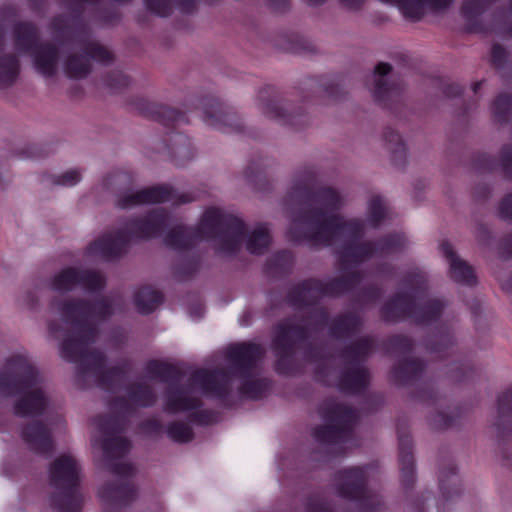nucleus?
I'll use <instances>...</instances> for the list:
<instances>
[{"label": "nucleus", "mask_w": 512, "mask_h": 512, "mask_svg": "<svg viewBox=\"0 0 512 512\" xmlns=\"http://www.w3.org/2000/svg\"><path fill=\"white\" fill-rule=\"evenodd\" d=\"M18 16L15 6L4 4L0 6V53L5 46V30L8 23L14 21Z\"/></svg>", "instance_id": "nucleus-42"}, {"label": "nucleus", "mask_w": 512, "mask_h": 512, "mask_svg": "<svg viewBox=\"0 0 512 512\" xmlns=\"http://www.w3.org/2000/svg\"><path fill=\"white\" fill-rule=\"evenodd\" d=\"M157 394L146 382H135L127 388L126 397L116 398L110 403L114 415L100 416L96 420L103 450L104 466L118 476H131L135 469L130 463L114 462L124 457L131 448L130 442L119 434L127 425V418L138 408L153 406Z\"/></svg>", "instance_id": "nucleus-5"}, {"label": "nucleus", "mask_w": 512, "mask_h": 512, "mask_svg": "<svg viewBox=\"0 0 512 512\" xmlns=\"http://www.w3.org/2000/svg\"><path fill=\"white\" fill-rule=\"evenodd\" d=\"M499 163L503 173L512 179V144H505L499 152Z\"/></svg>", "instance_id": "nucleus-49"}, {"label": "nucleus", "mask_w": 512, "mask_h": 512, "mask_svg": "<svg viewBox=\"0 0 512 512\" xmlns=\"http://www.w3.org/2000/svg\"><path fill=\"white\" fill-rule=\"evenodd\" d=\"M168 142L170 154L178 165H184L194 157V152L187 136L181 133H173L169 136Z\"/></svg>", "instance_id": "nucleus-31"}, {"label": "nucleus", "mask_w": 512, "mask_h": 512, "mask_svg": "<svg viewBox=\"0 0 512 512\" xmlns=\"http://www.w3.org/2000/svg\"><path fill=\"white\" fill-rule=\"evenodd\" d=\"M341 272V276L328 281L310 278L292 285L287 293V302L294 308L314 306L325 296H339L349 292L364 279L362 270Z\"/></svg>", "instance_id": "nucleus-15"}, {"label": "nucleus", "mask_w": 512, "mask_h": 512, "mask_svg": "<svg viewBox=\"0 0 512 512\" xmlns=\"http://www.w3.org/2000/svg\"><path fill=\"white\" fill-rule=\"evenodd\" d=\"M493 121L499 125L507 124L512 116V95L499 94L491 105Z\"/></svg>", "instance_id": "nucleus-38"}, {"label": "nucleus", "mask_w": 512, "mask_h": 512, "mask_svg": "<svg viewBox=\"0 0 512 512\" xmlns=\"http://www.w3.org/2000/svg\"><path fill=\"white\" fill-rule=\"evenodd\" d=\"M382 288L377 284L365 286L358 294L357 301L361 304L375 303L382 295Z\"/></svg>", "instance_id": "nucleus-48"}, {"label": "nucleus", "mask_w": 512, "mask_h": 512, "mask_svg": "<svg viewBox=\"0 0 512 512\" xmlns=\"http://www.w3.org/2000/svg\"><path fill=\"white\" fill-rule=\"evenodd\" d=\"M365 1L366 0H338L340 6L350 12L360 11Z\"/></svg>", "instance_id": "nucleus-58"}, {"label": "nucleus", "mask_w": 512, "mask_h": 512, "mask_svg": "<svg viewBox=\"0 0 512 512\" xmlns=\"http://www.w3.org/2000/svg\"><path fill=\"white\" fill-rule=\"evenodd\" d=\"M412 341L403 335H394L390 337L386 344V349L393 355H404L412 350Z\"/></svg>", "instance_id": "nucleus-43"}, {"label": "nucleus", "mask_w": 512, "mask_h": 512, "mask_svg": "<svg viewBox=\"0 0 512 512\" xmlns=\"http://www.w3.org/2000/svg\"><path fill=\"white\" fill-rule=\"evenodd\" d=\"M43 377L25 352L9 355L0 372V394L12 397L21 395L15 402L18 416L42 415L49 405V397L42 386Z\"/></svg>", "instance_id": "nucleus-7"}, {"label": "nucleus", "mask_w": 512, "mask_h": 512, "mask_svg": "<svg viewBox=\"0 0 512 512\" xmlns=\"http://www.w3.org/2000/svg\"><path fill=\"white\" fill-rule=\"evenodd\" d=\"M244 236L246 249L251 254H264L271 243L265 225L259 224L248 231L239 218L221 209L210 208L204 213L197 231L183 226L176 227L167 234L165 243L181 251L193 246L197 238L210 239L220 256L231 257L240 250Z\"/></svg>", "instance_id": "nucleus-3"}, {"label": "nucleus", "mask_w": 512, "mask_h": 512, "mask_svg": "<svg viewBox=\"0 0 512 512\" xmlns=\"http://www.w3.org/2000/svg\"><path fill=\"white\" fill-rule=\"evenodd\" d=\"M498 215L501 219L512 222V193L507 194L500 201Z\"/></svg>", "instance_id": "nucleus-54"}, {"label": "nucleus", "mask_w": 512, "mask_h": 512, "mask_svg": "<svg viewBox=\"0 0 512 512\" xmlns=\"http://www.w3.org/2000/svg\"><path fill=\"white\" fill-rule=\"evenodd\" d=\"M293 256L290 251L283 250L276 253L273 258L269 261V266L271 269L276 271L284 272L286 271L292 264Z\"/></svg>", "instance_id": "nucleus-47"}, {"label": "nucleus", "mask_w": 512, "mask_h": 512, "mask_svg": "<svg viewBox=\"0 0 512 512\" xmlns=\"http://www.w3.org/2000/svg\"><path fill=\"white\" fill-rule=\"evenodd\" d=\"M383 138L394 164L397 166L405 165L407 161V148L400 134L392 128H387L384 131Z\"/></svg>", "instance_id": "nucleus-32"}, {"label": "nucleus", "mask_w": 512, "mask_h": 512, "mask_svg": "<svg viewBox=\"0 0 512 512\" xmlns=\"http://www.w3.org/2000/svg\"><path fill=\"white\" fill-rule=\"evenodd\" d=\"M213 420V414L207 410L197 411L192 414V421L199 424H210Z\"/></svg>", "instance_id": "nucleus-59"}, {"label": "nucleus", "mask_w": 512, "mask_h": 512, "mask_svg": "<svg viewBox=\"0 0 512 512\" xmlns=\"http://www.w3.org/2000/svg\"><path fill=\"white\" fill-rule=\"evenodd\" d=\"M137 107L141 113L160 121L164 125L178 123L185 118L182 113L173 108L151 103L144 99L138 101Z\"/></svg>", "instance_id": "nucleus-28"}, {"label": "nucleus", "mask_w": 512, "mask_h": 512, "mask_svg": "<svg viewBox=\"0 0 512 512\" xmlns=\"http://www.w3.org/2000/svg\"><path fill=\"white\" fill-rule=\"evenodd\" d=\"M106 84L114 89H120L126 87L130 83V78L119 71H113L105 78Z\"/></svg>", "instance_id": "nucleus-51"}, {"label": "nucleus", "mask_w": 512, "mask_h": 512, "mask_svg": "<svg viewBox=\"0 0 512 512\" xmlns=\"http://www.w3.org/2000/svg\"><path fill=\"white\" fill-rule=\"evenodd\" d=\"M20 71L18 58L14 54L0 57V89H6L16 82Z\"/></svg>", "instance_id": "nucleus-36"}, {"label": "nucleus", "mask_w": 512, "mask_h": 512, "mask_svg": "<svg viewBox=\"0 0 512 512\" xmlns=\"http://www.w3.org/2000/svg\"><path fill=\"white\" fill-rule=\"evenodd\" d=\"M429 288L426 271L420 267L408 269L399 282V292L387 301L381 309L385 321L396 322L406 317L418 324H429L438 320L447 302L441 298H428L417 303L420 294Z\"/></svg>", "instance_id": "nucleus-8"}, {"label": "nucleus", "mask_w": 512, "mask_h": 512, "mask_svg": "<svg viewBox=\"0 0 512 512\" xmlns=\"http://www.w3.org/2000/svg\"><path fill=\"white\" fill-rule=\"evenodd\" d=\"M332 362L333 360L329 357L323 359L316 366L317 377L325 384H330L329 377L331 376L332 371L334 372V370L331 368Z\"/></svg>", "instance_id": "nucleus-52"}, {"label": "nucleus", "mask_w": 512, "mask_h": 512, "mask_svg": "<svg viewBox=\"0 0 512 512\" xmlns=\"http://www.w3.org/2000/svg\"><path fill=\"white\" fill-rule=\"evenodd\" d=\"M440 489L446 498L460 493L459 479L456 477L454 467H448L440 473L439 477Z\"/></svg>", "instance_id": "nucleus-40"}, {"label": "nucleus", "mask_w": 512, "mask_h": 512, "mask_svg": "<svg viewBox=\"0 0 512 512\" xmlns=\"http://www.w3.org/2000/svg\"><path fill=\"white\" fill-rule=\"evenodd\" d=\"M264 354V347L252 342H242L227 347L225 359L228 363V371L220 368L211 371H220L229 377L230 391L226 396L217 398L225 399L230 395L232 377L242 380L239 387L241 396L252 400L261 398L270 385L268 379L258 377V363Z\"/></svg>", "instance_id": "nucleus-11"}, {"label": "nucleus", "mask_w": 512, "mask_h": 512, "mask_svg": "<svg viewBox=\"0 0 512 512\" xmlns=\"http://www.w3.org/2000/svg\"><path fill=\"white\" fill-rule=\"evenodd\" d=\"M426 348L438 358L448 357L455 352L456 339L448 330L439 331L428 339Z\"/></svg>", "instance_id": "nucleus-30"}, {"label": "nucleus", "mask_w": 512, "mask_h": 512, "mask_svg": "<svg viewBox=\"0 0 512 512\" xmlns=\"http://www.w3.org/2000/svg\"><path fill=\"white\" fill-rule=\"evenodd\" d=\"M459 417L457 409L442 407L435 408L430 412L428 422L431 428L435 430H443L456 425Z\"/></svg>", "instance_id": "nucleus-37"}, {"label": "nucleus", "mask_w": 512, "mask_h": 512, "mask_svg": "<svg viewBox=\"0 0 512 512\" xmlns=\"http://www.w3.org/2000/svg\"><path fill=\"white\" fill-rule=\"evenodd\" d=\"M162 295L151 287H142L134 294V304L141 314H150L161 303Z\"/></svg>", "instance_id": "nucleus-34"}, {"label": "nucleus", "mask_w": 512, "mask_h": 512, "mask_svg": "<svg viewBox=\"0 0 512 512\" xmlns=\"http://www.w3.org/2000/svg\"><path fill=\"white\" fill-rule=\"evenodd\" d=\"M14 48L20 53H32L40 44L37 27L27 21H20L14 24L13 30Z\"/></svg>", "instance_id": "nucleus-25"}, {"label": "nucleus", "mask_w": 512, "mask_h": 512, "mask_svg": "<svg viewBox=\"0 0 512 512\" xmlns=\"http://www.w3.org/2000/svg\"><path fill=\"white\" fill-rule=\"evenodd\" d=\"M399 462L402 482L406 487L414 483V457L412 453V441L408 433L398 427Z\"/></svg>", "instance_id": "nucleus-26"}, {"label": "nucleus", "mask_w": 512, "mask_h": 512, "mask_svg": "<svg viewBox=\"0 0 512 512\" xmlns=\"http://www.w3.org/2000/svg\"><path fill=\"white\" fill-rule=\"evenodd\" d=\"M49 287L60 293L71 292L77 288L95 292L105 287V279L95 270L69 266L51 277Z\"/></svg>", "instance_id": "nucleus-19"}, {"label": "nucleus", "mask_w": 512, "mask_h": 512, "mask_svg": "<svg viewBox=\"0 0 512 512\" xmlns=\"http://www.w3.org/2000/svg\"><path fill=\"white\" fill-rule=\"evenodd\" d=\"M258 107L268 118L300 131L311 125V117L302 107H295L271 86H265L257 94Z\"/></svg>", "instance_id": "nucleus-18"}, {"label": "nucleus", "mask_w": 512, "mask_h": 512, "mask_svg": "<svg viewBox=\"0 0 512 512\" xmlns=\"http://www.w3.org/2000/svg\"><path fill=\"white\" fill-rule=\"evenodd\" d=\"M501 248L508 255H512V233L502 239Z\"/></svg>", "instance_id": "nucleus-61"}, {"label": "nucleus", "mask_w": 512, "mask_h": 512, "mask_svg": "<svg viewBox=\"0 0 512 512\" xmlns=\"http://www.w3.org/2000/svg\"><path fill=\"white\" fill-rule=\"evenodd\" d=\"M440 250L449 265V277L456 283L473 286L477 279L473 267L462 259L448 241L440 244Z\"/></svg>", "instance_id": "nucleus-22"}, {"label": "nucleus", "mask_w": 512, "mask_h": 512, "mask_svg": "<svg viewBox=\"0 0 512 512\" xmlns=\"http://www.w3.org/2000/svg\"><path fill=\"white\" fill-rule=\"evenodd\" d=\"M395 270V266L389 262H382L375 266V273L383 278L393 277Z\"/></svg>", "instance_id": "nucleus-57"}, {"label": "nucleus", "mask_w": 512, "mask_h": 512, "mask_svg": "<svg viewBox=\"0 0 512 512\" xmlns=\"http://www.w3.org/2000/svg\"><path fill=\"white\" fill-rule=\"evenodd\" d=\"M144 372L151 380L167 383L163 409L172 414L200 408L203 395L224 397L230 391L229 377L220 371L199 368L191 373L186 383H182V371L177 366L165 361L150 360Z\"/></svg>", "instance_id": "nucleus-4"}, {"label": "nucleus", "mask_w": 512, "mask_h": 512, "mask_svg": "<svg viewBox=\"0 0 512 512\" xmlns=\"http://www.w3.org/2000/svg\"><path fill=\"white\" fill-rule=\"evenodd\" d=\"M167 435L175 442L186 443L193 439L191 427L184 422L174 421L167 426Z\"/></svg>", "instance_id": "nucleus-41"}, {"label": "nucleus", "mask_w": 512, "mask_h": 512, "mask_svg": "<svg viewBox=\"0 0 512 512\" xmlns=\"http://www.w3.org/2000/svg\"><path fill=\"white\" fill-rule=\"evenodd\" d=\"M477 238L481 243L487 244L490 238L489 231L484 226H480L478 228Z\"/></svg>", "instance_id": "nucleus-63"}, {"label": "nucleus", "mask_w": 512, "mask_h": 512, "mask_svg": "<svg viewBox=\"0 0 512 512\" xmlns=\"http://www.w3.org/2000/svg\"><path fill=\"white\" fill-rule=\"evenodd\" d=\"M361 318L353 312L336 316L329 325V334L336 339L349 338L360 329Z\"/></svg>", "instance_id": "nucleus-27"}, {"label": "nucleus", "mask_w": 512, "mask_h": 512, "mask_svg": "<svg viewBox=\"0 0 512 512\" xmlns=\"http://www.w3.org/2000/svg\"><path fill=\"white\" fill-rule=\"evenodd\" d=\"M84 14L58 15L51 23L55 39L66 49L64 73L72 79L86 78L91 72V60L104 65L113 62V54L93 38Z\"/></svg>", "instance_id": "nucleus-6"}, {"label": "nucleus", "mask_w": 512, "mask_h": 512, "mask_svg": "<svg viewBox=\"0 0 512 512\" xmlns=\"http://www.w3.org/2000/svg\"><path fill=\"white\" fill-rule=\"evenodd\" d=\"M424 370V364L418 359H405L393 368L392 376L399 383L417 379Z\"/></svg>", "instance_id": "nucleus-35"}, {"label": "nucleus", "mask_w": 512, "mask_h": 512, "mask_svg": "<svg viewBox=\"0 0 512 512\" xmlns=\"http://www.w3.org/2000/svg\"><path fill=\"white\" fill-rule=\"evenodd\" d=\"M387 216V206L380 196H372L367 206V219L373 227H378L379 224Z\"/></svg>", "instance_id": "nucleus-39"}, {"label": "nucleus", "mask_w": 512, "mask_h": 512, "mask_svg": "<svg viewBox=\"0 0 512 512\" xmlns=\"http://www.w3.org/2000/svg\"><path fill=\"white\" fill-rule=\"evenodd\" d=\"M327 322V311L322 307H314L305 316H294L277 324L273 332L272 348L277 356L276 369L279 373L292 372L291 359L296 348L316 338Z\"/></svg>", "instance_id": "nucleus-9"}, {"label": "nucleus", "mask_w": 512, "mask_h": 512, "mask_svg": "<svg viewBox=\"0 0 512 512\" xmlns=\"http://www.w3.org/2000/svg\"><path fill=\"white\" fill-rule=\"evenodd\" d=\"M115 305L117 303L108 296L94 303L81 298L54 300L51 303L67 327L60 344V355L77 365V381L82 387L95 385L110 391L125 378L129 366L127 361L107 368L104 354L91 348L98 335V321L110 317Z\"/></svg>", "instance_id": "nucleus-2"}, {"label": "nucleus", "mask_w": 512, "mask_h": 512, "mask_svg": "<svg viewBox=\"0 0 512 512\" xmlns=\"http://www.w3.org/2000/svg\"><path fill=\"white\" fill-rule=\"evenodd\" d=\"M334 485L340 497L356 501L360 510L372 512L382 505L381 496L368 489L367 473L364 467H350L335 474Z\"/></svg>", "instance_id": "nucleus-17"}, {"label": "nucleus", "mask_w": 512, "mask_h": 512, "mask_svg": "<svg viewBox=\"0 0 512 512\" xmlns=\"http://www.w3.org/2000/svg\"><path fill=\"white\" fill-rule=\"evenodd\" d=\"M373 94L376 100L388 102L397 98L404 90L405 83L394 73L388 63H379L374 70Z\"/></svg>", "instance_id": "nucleus-21"}, {"label": "nucleus", "mask_w": 512, "mask_h": 512, "mask_svg": "<svg viewBox=\"0 0 512 512\" xmlns=\"http://www.w3.org/2000/svg\"><path fill=\"white\" fill-rule=\"evenodd\" d=\"M316 178L313 167L299 169L283 197V211L290 220V240L333 248L341 271L360 270L358 266L373 257H387L406 248L407 240L401 234L361 241L364 221L336 215L334 212L344 205L345 198L332 187L317 188Z\"/></svg>", "instance_id": "nucleus-1"}, {"label": "nucleus", "mask_w": 512, "mask_h": 512, "mask_svg": "<svg viewBox=\"0 0 512 512\" xmlns=\"http://www.w3.org/2000/svg\"><path fill=\"white\" fill-rule=\"evenodd\" d=\"M325 423L314 429L315 440L331 456L342 455L352 439L353 426L357 421L356 411L350 407L329 400L321 409Z\"/></svg>", "instance_id": "nucleus-12"}, {"label": "nucleus", "mask_w": 512, "mask_h": 512, "mask_svg": "<svg viewBox=\"0 0 512 512\" xmlns=\"http://www.w3.org/2000/svg\"><path fill=\"white\" fill-rule=\"evenodd\" d=\"M199 267L198 260L196 258L183 259L177 266L176 273L180 279H185L192 276Z\"/></svg>", "instance_id": "nucleus-50"}, {"label": "nucleus", "mask_w": 512, "mask_h": 512, "mask_svg": "<svg viewBox=\"0 0 512 512\" xmlns=\"http://www.w3.org/2000/svg\"><path fill=\"white\" fill-rule=\"evenodd\" d=\"M507 51L499 44H494L491 49V62L494 67L502 68L507 60Z\"/></svg>", "instance_id": "nucleus-55"}, {"label": "nucleus", "mask_w": 512, "mask_h": 512, "mask_svg": "<svg viewBox=\"0 0 512 512\" xmlns=\"http://www.w3.org/2000/svg\"><path fill=\"white\" fill-rule=\"evenodd\" d=\"M100 0H65L66 8L69 12L80 15L85 13V5L97 6Z\"/></svg>", "instance_id": "nucleus-53"}, {"label": "nucleus", "mask_w": 512, "mask_h": 512, "mask_svg": "<svg viewBox=\"0 0 512 512\" xmlns=\"http://www.w3.org/2000/svg\"><path fill=\"white\" fill-rule=\"evenodd\" d=\"M22 439L29 449L38 454H47L53 450L49 429L40 421L28 423L22 430Z\"/></svg>", "instance_id": "nucleus-23"}, {"label": "nucleus", "mask_w": 512, "mask_h": 512, "mask_svg": "<svg viewBox=\"0 0 512 512\" xmlns=\"http://www.w3.org/2000/svg\"><path fill=\"white\" fill-rule=\"evenodd\" d=\"M433 84L435 87L440 88L441 93L446 98H453L461 94V88L456 84L443 85L439 80H433Z\"/></svg>", "instance_id": "nucleus-56"}, {"label": "nucleus", "mask_w": 512, "mask_h": 512, "mask_svg": "<svg viewBox=\"0 0 512 512\" xmlns=\"http://www.w3.org/2000/svg\"><path fill=\"white\" fill-rule=\"evenodd\" d=\"M375 341L370 336L361 337L345 347L340 359L342 371L337 377V387L346 393H360L369 383V373L363 362L373 353Z\"/></svg>", "instance_id": "nucleus-16"}, {"label": "nucleus", "mask_w": 512, "mask_h": 512, "mask_svg": "<svg viewBox=\"0 0 512 512\" xmlns=\"http://www.w3.org/2000/svg\"><path fill=\"white\" fill-rule=\"evenodd\" d=\"M80 467L74 457L61 455L49 467L51 506L60 512H78L82 505L79 493Z\"/></svg>", "instance_id": "nucleus-14"}, {"label": "nucleus", "mask_w": 512, "mask_h": 512, "mask_svg": "<svg viewBox=\"0 0 512 512\" xmlns=\"http://www.w3.org/2000/svg\"><path fill=\"white\" fill-rule=\"evenodd\" d=\"M244 175L246 179L251 183H254L257 179L260 180L261 178V172L257 171L256 173H254L250 166L246 168V170L244 171Z\"/></svg>", "instance_id": "nucleus-62"}, {"label": "nucleus", "mask_w": 512, "mask_h": 512, "mask_svg": "<svg viewBox=\"0 0 512 512\" xmlns=\"http://www.w3.org/2000/svg\"><path fill=\"white\" fill-rule=\"evenodd\" d=\"M458 367L455 369V375L453 376L455 380H462V378L466 377L468 372H472V367L469 364L463 365V372L458 371Z\"/></svg>", "instance_id": "nucleus-64"}, {"label": "nucleus", "mask_w": 512, "mask_h": 512, "mask_svg": "<svg viewBox=\"0 0 512 512\" xmlns=\"http://www.w3.org/2000/svg\"><path fill=\"white\" fill-rule=\"evenodd\" d=\"M204 122L224 132H241L243 124L232 108L217 99L210 98L203 103Z\"/></svg>", "instance_id": "nucleus-20"}, {"label": "nucleus", "mask_w": 512, "mask_h": 512, "mask_svg": "<svg viewBox=\"0 0 512 512\" xmlns=\"http://www.w3.org/2000/svg\"><path fill=\"white\" fill-rule=\"evenodd\" d=\"M134 487L128 482L108 483L103 486L99 495L108 505L123 506L133 498Z\"/></svg>", "instance_id": "nucleus-29"}, {"label": "nucleus", "mask_w": 512, "mask_h": 512, "mask_svg": "<svg viewBox=\"0 0 512 512\" xmlns=\"http://www.w3.org/2000/svg\"><path fill=\"white\" fill-rule=\"evenodd\" d=\"M169 222L166 210L153 209L144 216L130 219L123 228L95 240L88 246L87 254L104 260L120 258L127 252L132 241L156 237Z\"/></svg>", "instance_id": "nucleus-10"}, {"label": "nucleus", "mask_w": 512, "mask_h": 512, "mask_svg": "<svg viewBox=\"0 0 512 512\" xmlns=\"http://www.w3.org/2000/svg\"><path fill=\"white\" fill-rule=\"evenodd\" d=\"M36 70L44 77H53L58 71L59 49L50 42L40 43L31 53Z\"/></svg>", "instance_id": "nucleus-24"}, {"label": "nucleus", "mask_w": 512, "mask_h": 512, "mask_svg": "<svg viewBox=\"0 0 512 512\" xmlns=\"http://www.w3.org/2000/svg\"><path fill=\"white\" fill-rule=\"evenodd\" d=\"M144 5L148 11L160 17H168L172 13L170 0H144Z\"/></svg>", "instance_id": "nucleus-45"}, {"label": "nucleus", "mask_w": 512, "mask_h": 512, "mask_svg": "<svg viewBox=\"0 0 512 512\" xmlns=\"http://www.w3.org/2000/svg\"><path fill=\"white\" fill-rule=\"evenodd\" d=\"M498 436L512 431V389L505 392L498 401V417L494 423Z\"/></svg>", "instance_id": "nucleus-33"}, {"label": "nucleus", "mask_w": 512, "mask_h": 512, "mask_svg": "<svg viewBox=\"0 0 512 512\" xmlns=\"http://www.w3.org/2000/svg\"><path fill=\"white\" fill-rule=\"evenodd\" d=\"M82 174L79 169L68 170L61 175H54L51 177V182L54 185L61 186H74L81 180Z\"/></svg>", "instance_id": "nucleus-46"}, {"label": "nucleus", "mask_w": 512, "mask_h": 512, "mask_svg": "<svg viewBox=\"0 0 512 512\" xmlns=\"http://www.w3.org/2000/svg\"><path fill=\"white\" fill-rule=\"evenodd\" d=\"M307 89L311 90L316 95L335 96L336 86L328 84L326 78H310L305 83Z\"/></svg>", "instance_id": "nucleus-44"}, {"label": "nucleus", "mask_w": 512, "mask_h": 512, "mask_svg": "<svg viewBox=\"0 0 512 512\" xmlns=\"http://www.w3.org/2000/svg\"><path fill=\"white\" fill-rule=\"evenodd\" d=\"M108 186L115 192V205L120 209H132L144 204L163 202H172L179 205L194 200L192 195L180 194L167 185L136 189L132 178L126 173H117L110 176Z\"/></svg>", "instance_id": "nucleus-13"}, {"label": "nucleus", "mask_w": 512, "mask_h": 512, "mask_svg": "<svg viewBox=\"0 0 512 512\" xmlns=\"http://www.w3.org/2000/svg\"><path fill=\"white\" fill-rule=\"evenodd\" d=\"M142 427L150 433H159L163 428L161 421L157 418L148 419L142 424Z\"/></svg>", "instance_id": "nucleus-60"}]
</instances>
